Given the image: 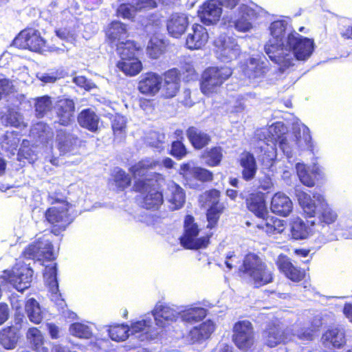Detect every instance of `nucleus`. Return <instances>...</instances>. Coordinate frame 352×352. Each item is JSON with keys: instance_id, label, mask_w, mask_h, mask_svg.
Listing matches in <instances>:
<instances>
[{"instance_id": "obj_1", "label": "nucleus", "mask_w": 352, "mask_h": 352, "mask_svg": "<svg viewBox=\"0 0 352 352\" xmlns=\"http://www.w3.org/2000/svg\"><path fill=\"white\" fill-rule=\"evenodd\" d=\"M238 272L240 276H248L256 288L271 283L274 278L273 270L253 252L245 255Z\"/></svg>"}, {"instance_id": "obj_2", "label": "nucleus", "mask_w": 352, "mask_h": 352, "mask_svg": "<svg viewBox=\"0 0 352 352\" xmlns=\"http://www.w3.org/2000/svg\"><path fill=\"white\" fill-rule=\"evenodd\" d=\"M160 175L158 173H153L152 177L138 179L133 183L131 190L144 194L141 206L146 210H157L164 204L163 192L157 182L154 181V177Z\"/></svg>"}, {"instance_id": "obj_3", "label": "nucleus", "mask_w": 352, "mask_h": 352, "mask_svg": "<svg viewBox=\"0 0 352 352\" xmlns=\"http://www.w3.org/2000/svg\"><path fill=\"white\" fill-rule=\"evenodd\" d=\"M221 190L215 188L205 190L199 196V202L202 206H208L206 210L208 229L217 228L219 219L226 210L225 204L221 201Z\"/></svg>"}, {"instance_id": "obj_4", "label": "nucleus", "mask_w": 352, "mask_h": 352, "mask_svg": "<svg viewBox=\"0 0 352 352\" xmlns=\"http://www.w3.org/2000/svg\"><path fill=\"white\" fill-rule=\"evenodd\" d=\"M232 74V69L227 66H210L206 68L201 75L199 82L201 91L206 96L217 94Z\"/></svg>"}, {"instance_id": "obj_5", "label": "nucleus", "mask_w": 352, "mask_h": 352, "mask_svg": "<svg viewBox=\"0 0 352 352\" xmlns=\"http://www.w3.org/2000/svg\"><path fill=\"white\" fill-rule=\"evenodd\" d=\"M199 228L195 221V218L191 214L185 216L184 221V232L179 237L181 245L186 250H199L206 248L210 243L212 233L197 237Z\"/></svg>"}, {"instance_id": "obj_6", "label": "nucleus", "mask_w": 352, "mask_h": 352, "mask_svg": "<svg viewBox=\"0 0 352 352\" xmlns=\"http://www.w3.org/2000/svg\"><path fill=\"white\" fill-rule=\"evenodd\" d=\"M178 173L182 178L184 186L192 190L199 188V182L207 184L214 180L212 171L202 166H192L189 162L180 164Z\"/></svg>"}, {"instance_id": "obj_7", "label": "nucleus", "mask_w": 352, "mask_h": 352, "mask_svg": "<svg viewBox=\"0 0 352 352\" xmlns=\"http://www.w3.org/2000/svg\"><path fill=\"white\" fill-rule=\"evenodd\" d=\"M11 45L21 50L41 52L46 47V41L41 36L38 30L25 28L15 36Z\"/></svg>"}, {"instance_id": "obj_8", "label": "nucleus", "mask_w": 352, "mask_h": 352, "mask_svg": "<svg viewBox=\"0 0 352 352\" xmlns=\"http://www.w3.org/2000/svg\"><path fill=\"white\" fill-rule=\"evenodd\" d=\"M314 46L313 39L302 36L296 31H292L286 37L285 48L292 51L296 60H306L312 54Z\"/></svg>"}, {"instance_id": "obj_9", "label": "nucleus", "mask_w": 352, "mask_h": 352, "mask_svg": "<svg viewBox=\"0 0 352 352\" xmlns=\"http://www.w3.org/2000/svg\"><path fill=\"white\" fill-rule=\"evenodd\" d=\"M240 0H208L203 3L199 11V17L207 25L217 22L221 15V6L229 9L235 8Z\"/></svg>"}, {"instance_id": "obj_10", "label": "nucleus", "mask_w": 352, "mask_h": 352, "mask_svg": "<svg viewBox=\"0 0 352 352\" xmlns=\"http://www.w3.org/2000/svg\"><path fill=\"white\" fill-rule=\"evenodd\" d=\"M232 339L239 349L249 350L255 342V333L252 322L248 320L236 322L232 327Z\"/></svg>"}, {"instance_id": "obj_11", "label": "nucleus", "mask_w": 352, "mask_h": 352, "mask_svg": "<svg viewBox=\"0 0 352 352\" xmlns=\"http://www.w3.org/2000/svg\"><path fill=\"white\" fill-rule=\"evenodd\" d=\"M69 207V204H65V206H52L45 210V219L51 225V232L55 235H58L72 223Z\"/></svg>"}, {"instance_id": "obj_12", "label": "nucleus", "mask_w": 352, "mask_h": 352, "mask_svg": "<svg viewBox=\"0 0 352 352\" xmlns=\"http://www.w3.org/2000/svg\"><path fill=\"white\" fill-rule=\"evenodd\" d=\"M262 340L268 347H276L279 344H285L289 340L287 333L283 329L278 321L267 322L261 331Z\"/></svg>"}, {"instance_id": "obj_13", "label": "nucleus", "mask_w": 352, "mask_h": 352, "mask_svg": "<svg viewBox=\"0 0 352 352\" xmlns=\"http://www.w3.org/2000/svg\"><path fill=\"white\" fill-rule=\"evenodd\" d=\"M215 53L223 62H230L237 58L240 48L236 41L229 36H220L214 41Z\"/></svg>"}, {"instance_id": "obj_14", "label": "nucleus", "mask_w": 352, "mask_h": 352, "mask_svg": "<svg viewBox=\"0 0 352 352\" xmlns=\"http://www.w3.org/2000/svg\"><path fill=\"white\" fill-rule=\"evenodd\" d=\"M240 197L245 199L247 209L256 217L264 219L267 214V196L265 192L259 190L252 192L246 197L241 193Z\"/></svg>"}, {"instance_id": "obj_15", "label": "nucleus", "mask_w": 352, "mask_h": 352, "mask_svg": "<svg viewBox=\"0 0 352 352\" xmlns=\"http://www.w3.org/2000/svg\"><path fill=\"white\" fill-rule=\"evenodd\" d=\"M162 79L160 74L148 72L140 76L138 82V90L144 95L155 96L161 89Z\"/></svg>"}, {"instance_id": "obj_16", "label": "nucleus", "mask_w": 352, "mask_h": 352, "mask_svg": "<svg viewBox=\"0 0 352 352\" xmlns=\"http://www.w3.org/2000/svg\"><path fill=\"white\" fill-rule=\"evenodd\" d=\"M276 265L280 272L294 283L301 282L307 276L306 270L294 265L287 256H280Z\"/></svg>"}, {"instance_id": "obj_17", "label": "nucleus", "mask_w": 352, "mask_h": 352, "mask_svg": "<svg viewBox=\"0 0 352 352\" xmlns=\"http://www.w3.org/2000/svg\"><path fill=\"white\" fill-rule=\"evenodd\" d=\"M104 32L106 41L111 46H118L126 40L129 34L127 25L116 20L111 21Z\"/></svg>"}, {"instance_id": "obj_18", "label": "nucleus", "mask_w": 352, "mask_h": 352, "mask_svg": "<svg viewBox=\"0 0 352 352\" xmlns=\"http://www.w3.org/2000/svg\"><path fill=\"white\" fill-rule=\"evenodd\" d=\"M186 137L195 151L206 148L212 141L211 135L207 130L201 129L197 126H189L186 130Z\"/></svg>"}, {"instance_id": "obj_19", "label": "nucleus", "mask_w": 352, "mask_h": 352, "mask_svg": "<svg viewBox=\"0 0 352 352\" xmlns=\"http://www.w3.org/2000/svg\"><path fill=\"white\" fill-rule=\"evenodd\" d=\"M286 23L283 20H276L270 23L269 27L270 38L265 45V51L272 49H284L283 40L286 34Z\"/></svg>"}, {"instance_id": "obj_20", "label": "nucleus", "mask_w": 352, "mask_h": 352, "mask_svg": "<svg viewBox=\"0 0 352 352\" xmlns=\"http://www.w3.org/2000/svg\"><path fill=\"white\" fill-rule=\"evenodd\" d=\"M58 123L63 126L69 125L74 118L75 103L72 99H58L53 107Z\"/></svg>"}, {"instance_id": "obj_21", "label": "nucleus", "mask_w": 352, "mask_h": 352, "mask_svg": "<svg viewBox=\"0 0 352 352\" xmlns=\"http://www.w3.org/2000/svg\"><path fill=\"white\" fill-rule=\"evenodd\" d=\"M312 196L320 207L316 215L318 224L324 227L334 223L338 219L336 211L329 206L322 195L316 192Z\"/></svg>"}, {"instance_id": "obj_22", "label": "nucleus", "mask_w": 352, "mask_h": 352, "mask_svg": "<svg viewBox=\"0 0 352 352\" xmlns=\"http://www.w3.org/2000/svg\"><path fill=\"white\" fill-rule=\"evenodd\" d=\"M180 89V79L175 69H169L164 74L161 84V97L170 99L176 96Z\"/></svg>"}, {"instance_id": "obj_23", "label": "nucleus", "mask_w": 352, "mask_h": 352, "mask_svg": "<svg viewBox=\"0 0 352 352\" xmlns=\"http://www.w3.org/2000/svg\"><path fill=\"white\" fill-rule=\"evenodd\" d=\"M208 33L202 25L195 23L186 38L185 46L190 50H199L208 42Z\"/></svg>"}, {"instance_id": "obj_24", "label": "nucleus", "mask_w": 352, "mask_h": 352, "mask_svg": "<svg viewBox=\"0 0 352 352\" xmlns=\"http://www.w3.org/2000/svg\"><path fill=\"white\" fill-rule=\"evenodd\" d=\"M33 271L28 267H22L16 272L12 270L7 274V278L19 292H23L29 288L32 280Z\"/></svg>"}, {"instance_id": "obj_25", "label": "nucleus", "mask_w": 352, "mask_h": 352, "mask_svg": "<svg viewBox=\"0 0 352 352\" xmlns=\"http://www.w3.org/2000/svg\"><path fill=\"white\" fill-rule=\"evenodd\" d=\"M156 324L160 327H165L176 322L179 313L166 305H156L151 311Z\"/></svg>"}, {"instance_id": "obj_26", "label": "nucleus", "mask_w": 352, "mask_h": 352, "mask_svg": "<svg viewBox=\"0 0 352 352\" xmlns=\"http://www.w3.org/2000/svg\"><path fill=\"white\" fill-rule=\"evenodd\" d=\"M214 330V323L212 320H208L190 329L188 333V341L190 344L202 342L208 339Z\"/></svg>"}, {"instance_id": "obj_27", "label": "nucleus", "mask_w": 352, "mask_h": 352, "mask_svg": "<svg viewBox=\"0 0 352 352\" xmlns=\"http://www.w3.org/2000/svg\"><path fill=\"white\" fill-rule=\"evenodd\" d=\"M270 208L273 213L287 217L293 210V203L285 193L277 192L272 197Z\"/></svg>"}, {"instance_id": "obj_28", "label": "nucleus", "mask_w": 352, "mask_h": 352, "mask_svg": "<svg viewBox=\"0 0 352 352\" xmlns=\"http://www.w3.org/2000/svg\"><path fill=\"white\" fill-rule=\"evenodd\" d=\"M79 125L90 132L96 133L100 129V116L91 108L82 109L77 116Z\"/></svg>"}, {"instance_id": "obj_29", "label": "nucleus", "mask_w": 352, "mask_h": 352, "mask_svg": "<svg viewBox=\"0 0 352 352\" xmlns=\"http://www.w3.org/2000/svg\"><path fill=\"white\" fill-rule=\"evenodd\" d=\"M188 25V18L184 14H173L166 21L168 32L174 38L180 37L186 30Z\"/></svg>"}, {"instance_id": "obj_30", "label": "nucleus", "mask_w": 352, "mask_h": 352, "mask_svg": "<svg viewBox=\"0 0 352 352\" xmlns=\"http://www.w3.org/2000/svg\"><path fill=\"white\" fill-rule=\"evenodd\" d=\"M314 221L310 223L305 222L299 217L295 218L290 223L291 237L295 240H302L307 239L314 234L313 226Z\"/></svg>"}, {"instance_id": "obj_31", "label": "nucleus", "mask_w": 352, "mask_h": 352, "mask_svg": "<svg viewBox=\"0 0 352 352\" xmlns=\"http://www.w3.org/2000/svg\"><path fill=\"white\" fill-rule=\"evenodd\" d=\"M239 164L242 167V178L249 182L254 178L257 171L256 159L252 153L243 151L239 158Z\"/></svg>"}, {"instance_id": "obj_32", "label": "nucleus", "mask_w": 352, "mask_h": 352, "mask_svg": "<svg viewBox=\"0 0 352 352\" xmlns=\"http://www.w3.org/2000/svg\"><path fill=\"white\" fill-rule=\"evenodd\" d=\"M270 68L263 61L250 58L244 68V74L250 79H261L267 76Z\"/></svg>"}, {"instance_id": "obj_33", "label": "nucleus", "mask_w": 352, "mask_h": 352, "mask_svg": "<svg viewBox=\"0 0 352 352\" xmlns=\"http://www.w3.org/2000/svg\"><path fill=\"white\" fill-rule=\"evenodd\" d=\"M323 345L329 349H340L345 344L344 334L338 328L327 329L322 336Z\"/></svg>"}, {"instance_id": "obj_34", "label": "nucleus", "mask_w": 352, "mask_h": 352, "mask_svg": "<svg viewBox=\"0 0 352 352\" xmlns=\"http://www.w3.org/2000/svg\"><path fill=\"white\" fill-rule=\"evenodd\" d=\"M263 224L257 225V228L268 235L281 234L286 228V223L284 220L273 216H265L263 219Z\"/></svg>"}, {"instance_id": "obj_35", "label": "nucleus", "mask_w": 352, "mask_h": 352, "mask_svg": "<svg viewBox=\"0 0 352 352\" xmlns=\"http://www.w3.org/2000/svg\"><path fill=\"white\" fill-rule=\"evenodd\" d=\"M223 148L219 146H214L210 148L204 149L199 158L204 164L210 167L218 166L223 160Z\"/></svg>"}, {"instance_id": "obj_36", "label": "nucleus", "mask_w": 352, "mask_h": 352, "mask_svg": "<svg viewBox=\"0 0 352 352\" xmlns=\"http://www.w3.org/2000/svg\"><path fill=\"white\" fill-rule=\"evenodd\" d=\"M265 52L271 60L278 65L283 69H288L294 65L293 56L288 53H284L283 49L269 50L268 47Z\"/></svg>"}, {"instance_id": "obj_37", "label": "nucleus", "mask_w": 352, "mask_h": 352, "mask_svg": "<svg viewBox=\"0 0 352 352\" xmlns=\"http://www.w3.org/2000/svg\"><path fill=\"white\" fill-rule=\"evenodd\" d=\"M56 140L57 148L60 153L70 151L78 142V137L67 132L65 130L59 129L56 131Z\"/></svg>"}, {"instance_id": "obj_38", "label": "nucleus", "mask_w": 352, "mask_h": 352, "mask_svg": "<svg viewBox=\"0 0 352 352\" xmlns=\"http://www.w3.org/2000/svg\"><path fill=\"white\" fill-rule=\"evenodd\" d=\"M19 338L16 329L13 326L6 327L0 331V344L6 350L14 349Z\"/></svg>"}, {"instance_id": "obj_39", "label": "nucleus", "mask_w": 352, "mask_h": 352, "mask_svg": "<svg viewBox=\"0 0 352 352\" xmlns=\"http://www.w3.org/2000/svg\"><path fill=\"white\" fill-rule=\"evenodd\" d=\"M118 68L126 76H135L142 70V62L137 57L120 59L117 63Z\"/></svg>"}, {"instance_id": "obj_40", "label": "nucleus", "mask_w": 352, "mask_h": 352, "mask_svg": "<svg viewBox=\"0 0 352 352\" xmlns=\"http://www.w3.org/2000/svg\"><path fill=\"white\" fill-rule=\"evenodd\" d=\"M170 197L168 201L172 210H178L183 207L186 201V194L184 189L177 183L173 182L168 188Z\"/></svg>"}, {"instance_id": "obj_41", "label": "nucleus", "mask_w": 352, "mask_h": 352, "mask_svg": "<svg viewBox=\"0 0 352 352\" xmlns=\"http://www.w3.org/2000/svg\"><path fill=\"white\" fill-rule=\"evenodd\" d=\"M25 311L32 322L38 324L42 322L43 313L39 303L35 298H30L25 301Z\"/></svg>"}, {"instance_id": "obj_42", "label": "nucleus", "mask_w": 352, "mask_h": 352, "mask_svg": "<svg viewBox=\"0 0 352 352\" xmlns=\"http://www.w3.org/2000/svg\"><path fill=\"white\" fill-rule=\"evenodd\" d=\"M296 197L305 215L308 217H315L318 210V206L311 196L305 192L299 191L297 192Z\"/></svg>"}, {"instance_id": "obj_43", "label": "nucleus", "mask_w": 352, "mask_h": 352, "mask_svg": "<svg viewBox=\"0 0 352 352\" xmlns=\"http://www.w3.org/2000/svg\"><path fill=\"white\" fill-rule=\"evenodd\" d=\"M207 315V309L196 307L184 310L181 314L182 321L193 324L202 320Z\"/></svg>"}, {"instance_id": "obj_44", "label": "nucleus", "mask_w": 352, "mask_h": 352, "mask_svg": "<svg viewBox=\"0 0 352 352\" xmlns=\"http://www.w3.org/2000/svg\"><path fill=\"white\" fill-rule=\"evenodd\" d=\"M166 51L165 42L159 38H151L146 47V54L151 59L159 58Z\"/></svg>"}, {"instance_id": "obj_45", "label": "nucleus", "mask_w": 352, "mask_h": 352, "mask_svg": "<svg viewBox=\"0 0 352 352\" xmlns=\"http://www.w3.org/2000/svg\"><path fill=\"white\" fill-rule=\"evenodd\" d=\"M285 127L284 124L280 122L274 123L270 133L273 136V139L278 144L280 148L285 153L288 147L287 140L285 136Z\"/></svg>"}, {"instance_id": "obj_46", "label": "nucleus", "mask_w": 352, "mask_h": 352, "mask_svg": "<svg viewBox=\"0 0 352 352\" xmlns=\"http://www.w3.org/2000/svg\"><path fill=\"white\" fill-rule=\"evenodd\" d=\"M27 338L33 351L41 352L45 349V340L41 331L38 328L30 327L27 333Z\"/></svg>"}, {"instance_id": "obj_47", "label": "nucleus", "mask_w": 352, "mask_h": 352, "mask_svg": "<svg viewBox=\"0 0 352 352\" xmlns=\"http://www.w3.org/2000/svg\"><path fill=\"white\" fill-rule=\"evenodd\" d=\"M160 164L158 160L144 158L134 164L129 168L130 173L134 176H140L146 170L153 169Z\"/></svg>"}, {"instance_id": "obj_48", "label": "nucleus", "mask_w": 352, "mask_h": 352, "mask_svg": "<svg viewBox=\"0 0 352 352\" xmlns=\"http://www.w3.org/2000/svg\"><path fill=\"white\" fill-rule=\"evenodd\" d=\"M44 276L47 280V286L52 294H57L58 292V283L57 280V264L53 263L45 266Z\"/></svg>"}, {"instance_id": "obj_49", "label": "nucleus", "mask_w": 352, "mask_h": 352, "mask_svg": "<svg viewBox=\"0 0 352 352\" xmlns=\"http://www.w3.org/2000/svg\"><path fill=\"white\" fill-rule=\"evenodd\" d=\"M112 180L117 190L123 191L131 186V178L123 169L118 168L113 175Z\"/></svg>"}, {"instance_id": "obj_50", "label": "nucleus", "mask_w": 352, "mask_h": 352, "mask_svg": "<svg viewBox=\"0 0 352 352\" xmlns=\"http://www.w3.org/2000/svg\"><path fill=\"white\" fill-rule=\"evenodd\" d=\"M129 327L127 324L111 325L108 333L112 340L117 342L125 340L129 337Z\"/></svg>"}, {"instance_id": "obj_51", "label": "nucleus", "mask_w": 352, "mask_h": 352, "mask_svg": "<svg viewBox=\"0 0 352 352\" xmlns=\"http://www.w3.org/2000/svg\"><path fill=\"white\" fill-rule=\"evenodd\" d=\"M69 331L72 336L81 339H90L93 336L90 327L81 322L71 324Z\"/></svg>"}, {"instance_id": "obj_52", "label": "nucleus", "mask_w": 352, "mask_h": 352, "mask_svg": "<svg viewBox=\"0 0 352 352\" xmlns=\"http://www.w3.org/2000/svg\"><path fill=\"white\" fill-rule=\"evenodd\" d=\"M42 238L36 239L33 243L29 244L23 251L22 255L25 259L41 258Z\"/></svg>"}, {"instance_id": "obj_53", "label": "nucleus", "mask_w": 352, "mask_h": 352, "mask_svg": "<svg viewBox=\"0 0 352 352\" xmlns=\"http://www.w3.org/2000/svg\"><path fill=\"white\" fill-rule=\"evenodd\" d=\"M118 53L120 59L131 58L136 57V52L138 48L133 41L125 40L118 46H117Z\"/></svg>"}, {"instance_id": "obj_54", "label": "nucleus", "mask_w": 352, "mask_h": 352, "mask_svg": "<svg viewBox=\"0 0 352 352\" xmlns=\"http://www.w3.org/2000/svg\"><path fill=\"white\" fill-rule=\"evenodd\" d=\"M52 107L51 98L48 96L38 98L35 102V111L37 118H41L45 116Z\"/></svg>"}, {"instance_id": "obj_55", "label": "nucleus", "mask_w": 352, "mask_h": 352, "mask_svg": "<svg viewBox=\"0 0 352 352\" xmlns=\"http://www.w3.org/2000/svg\"><path fill=\"white\" fill-rule=\"evenodd\" d=\"M296 168L300 182L307 187H313L315 184V179L305 165L298 163Z\"/></svg>"}, {"instance_id": "obj_56", "label": "nucleus", "mask_w": 352, "mask_h": 352, "mask_svg": "<svg viewBox=\"0 0 352 352\" xmlns=\"http://www.w3.org/2000/svg\"><path fill=\"white\" fill-rule=\"evenodd\" d=\"M169 154L177 160H182L188 154L187 148L182 140L173 141Z\"/></svg>"}, {"instance_id": "obj_57", "label": "nucleus", "mask_w": 352, "mask_h": 352, "mask_svg": "<svg viewBox=\"0 0 352 352\" xmlns=\"http://www.w3.org/2000/svg\"><path fill=\"white\" fill-rule=\"evenodd\" d=\"M20 134L17 131H6L3 135V143L10 150H16L20 144Z\"/></svg>"}, {"instance_id": "obj_58", "label": "nucleus", "mask_w": 352, "mask_h": 352, "mask_svg": "<svg viewBox=\"0 0 352 352\" xmlns=\"http://www.w3.org/2000/svg\"><path fill=\"white\" fill-rule=\"evenodd\" d=\"M130 2L135 12L153 9L157 6L155 0H130Z\"/></svg>"}, {"instance_id": "obj_59", "label": "nucleus", "mask_w": 352, "mask_h": 352, "mask_svg": "<svg viewBox=\"0 0 352 352\" xmlns=\"http://www.w3.org/2000/svg\"><path fill=\"white\" fill-rule=\"evenodd\" d=\"M135 12L131 6L130 0L128 3H120L116 10V15L118 17H122L124 19H132Z\"/></svg>"}, {"instance_id": "obj_60", "label": "nucleus", "mask_w": 352, "mask_h": 352, "mask_svg": "<svg viewBox=\"0 0 352 352\" xmlns=\"http://www.w3.org/2000/svg\"><path fill=\"white\" fill-rule=\"evenodd\" d=\"M151 319H143L131 322L129 327V331L131 334H136L148 330L151 328Z\"/></svg>"}, {"instance_id": "obj_61", "label": "nucleus", "mask_w": 352, "mask_h": 352, "mask_svg": "<svg viewBox=\"0 0 352 352\" xmlns=\"http://www.w3.org/2000/svg\"><path fill=\"white\" fill-rule=\"evenodd\" d=\"M126 120L124 116L116 114L111 122V128L115 135L123 133L126 129Z\"/></svg>"}, {"instance_id": "obj_62", "label": "nucleus", "mask_w": 352, "mask_h": 352, "mask_svg": "<svg viewBox=\"0 0 352 352\" xmlns=\"http://www.w3.org/2000/svg\"><path fill=\"white\" fill-rule=\"evenodd\" d=\"M42 245H43V248L41 250V258L45 259L46 261H52L54 258V246L52 242L44 240L42 238Z\"/></svg>"}, {"instance_id": "obj_63", "label": "nucleus", "mask_w": 352, "mask_h": 352, "mask_svg": "<svg viewBox=\"0 0 352 352\" xmlns=\"http://www.w3.org/2000/svg\"><path fill=\"white\" fill-rule=\"evenodd\" d=\"M274 182L272 178L265 175L258 179V189L265 191V195L274 190Z\"/></svg>"}, {"instance_id": "obj_64", "label": "nucleus", "mask_w": 352, "mask_h": 352, "mask_svg": "<svg viewBox=\"0 0 352 352\" xmlns=\"http://www.w3.org/2000/svg\"><path fill=\"white\" fill-rule=\"evenodd\" d=\"M35 129L38 138L47 139L53 135L52 129L48 124L43 122H38L36 124Z\"/></svg>"}]
</instances>
